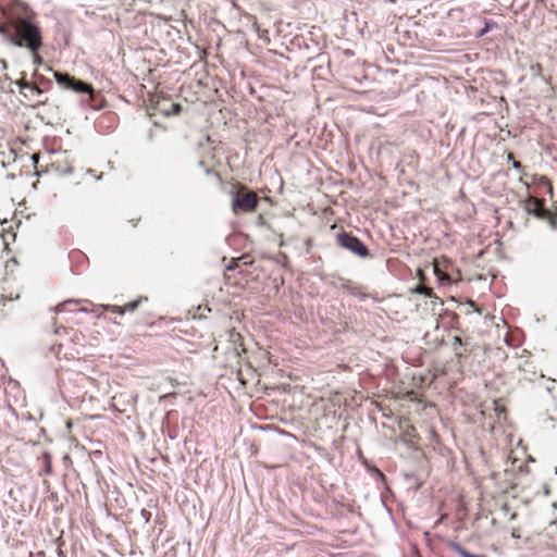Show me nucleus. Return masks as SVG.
I'll return each instance as SVG.
<instances>
[{
  "label": "nucleus",
  "instance_id": "nucleus-12",
  "mask_svg": "<svg viewBox=\"0 0 557 557\" xmlns=\"http://www.w3.org/2000/svg\"><path fill=\"white\" fill-rule=\"evenodd\" d=\"M496 27L497 23H495L494 21H486L484 27L481 30H479L478 37H483L485 34H487L490 30Z\"/></svg>",
  "mask_w": 557,
  "mask_h": 557
},
{
  "label": "nucleus",
  "instance_id": "nucleus-1",
  "mask_svg": "<svg viewBox=\"0 0 557 557\" xmlns=\"http://www.w3.org/2000/svg\"><path fill=\"white\" fill-rule=\"evenodd\" d=\"M0 34L13 46L27 48L32 54H36L42 46L40 28L26 18L16 22L13 33L2 26Z\"/></svg>",
  "mask_w": 557,
  "mask_h": 557
},
{
  "label": "nucleus",
  "instance_id": "nucleus-7",
  "mask_svg": "<svg viewBox=\"0 0 557 557\" xmlns=\"http://www.w3.org/2000/svg\"><path fill=\"white\" fill-rule=\"evenodd\" d=\"M53 76H54L57 83L62 88L69 89V90H70V86L69 85H72L74 83V79H75V77L71 76L67 73H61V72H57V71H53Z\"/></svg>",
  "mask_w": 557,
  "mask_h": 557
},
{
  "label": "nucleus",
  "instance_id": "nucleus-4",
  "mask_svg": "<svg viewBox=\"0 0 557 557\" xmlns=\"http://www.w3.org/2000/svg\"><path fill=\"white\" fill-rule=\"evenodd\" d=\"M523 209L528 214H531L540 220H546V218H548L549 210L545 208L543 200L529 197L523 203Z\"/></svg>",
  "mask_w": 557,
  "mask_h": 557
},
{
  "label": "nucleus",
  "instance_id": "nucleus-19",
  "mask_svg": "<svg viewBox=\"0 0 557 557\" xmlns=\"http://www.w3.org/2000/svg\"><path fill=\"white\" fill-rule=\"evenodd\" d=\"M72 302H75V301H74V300H67V301H64V302H62V304H59V305L54 308V311H55L57 313H59V312H61V311H63V310H64V307H65V305H66V304H72Z\"/></svg>",
  "mask_w": 557,
  "mask_h": 557
},
{
  "label": "nucleus",
  "instance_id": "nucleus-6",
  "mask_svg": "<svg viewBox=\"0 0 557 557\" xmlns=\"http://www.w3.org/2000/svg\"><path fill=\"white\" fill-rule=\"evenodd\" d=\"M16 84L20 87L21 92L24 94L25 97H27V94L25 91H29L32 95L36 96H41L44 92L38 86L26 81H18L16 82Z\"/></svg>",
  "mask_w": 557,
  "mask_h": 557
},
{
  "label": "nucleus",
  "instance_id": "nucleus-3",
  "mask_svg": "<svg viewBox=\"0 0 557 557\" xmlns=\"http://www.w3.org/2000/svg\"><path fill=\"white\" fill-rule=\"evenodd\" d=\"M336 242L342 248L360 258H367L370 256L368 247L358 237L349 233L343 232L338 234L336 236Z\"/></svg>",
  "mask_w": 557,
  "mask_h": 557
},
{
  "label": "nucleus",
  "instance_id": "nucleus-9",
  "mask_svg": "<svg viewBox=\"0 0 557 557\" xmlns=\"http://www.w3.org/2000/svg\"><path fill=\"white\" fill-rule=\"evenodd\" d=\"M449 548L451 552H454L455 554H457L459 557H486L485 555H482V554H471L469 553L467 549H465L459 543L457 542H450L449 543Z\"/></svg>",
  "mask_w": 557,
  "mask_h": 557
},
{
  "label": "nucleus",
  "instance_id": "nucleus-23",
  "mask_svg": "<svg viewBox=\"0 0 557 557\" xmlns=\"http://www.w3.org/2000/svg\"><path fill=\"white\" fill-rule=\"evenodd\" d=\"M33 57H34V63L35 64H41L42 60L39 57L38 52H36V54H33Z\"/></svg>",
  "mask_w": 557,
  "mask_h": 557
},
{
  "label": "nucleus",
  "instance_id": "nucleus-2",
  "mask_svg": "<svg viewBox=\"0 0 557 557\" xmlns=\"http://www.w3.org/2000/svg\"><path fill=\"white\" fill-rule=\"evenodd\" d=\"M258 203L259 198L257 194L247 190L245 187L232 193V210L235 214L252 212L257 209Z\"/></svg>",
  "mask_w": 557,
  "mask_h": 557
},
{
  "label": "nucleus",
  "instance_id": "nucleus-20",
  "mask_svg": "<svg viewBox=\"0 0 557 557\" xmlns=\"http://www.w3.org/2000/svg\"><path fill=\"white\" fill-rule=\"evenodd\" d=\"M159 103H161L162 107H164L165 109H171L170 107V102L168 100H159L157 102V109L159 110Z\"/></svg>",
  "mask_w": 557,
  "mask_h": 557
},
{
  "label": "nucleus",
  "instance_id": "nucleus-17",
  "mask_svg": "<svg viewBox=\"0 0 557 557\" xmlns=\"http://www.w3.org/2000/svg\"><path fill=\"white\" fill-rule=\"evenodd\" d=\"M341 281H342V288L343 289H345L349 294H356V288L354 286H351L349 281H344L343 278H341Z\"/></svg>",
  "mask_w": 557,
  "mask_h": 557
},
{
  "label": "nucleus",
  "instance_id": "nucleus-22",
  "mask_svg": "<svg viewBox=\"0 0 557 557\" xmlns=\"http://www.w3.org/2000/svg\"><path fill=\"white\" fill-rule=\"evenodd\" d=\"M236 267H237V261L233 260L232 263L226 267V270L227 271H233V270L236 269Z\"/></svg>",
  "mask_w": 557,
  "mask_h": 557
},
{
  "label": "nucleus",
  "instance_id": "nucleus-14",
  "mask_svg": "<svg viewBox=\"0 0 557 557\" xmlns=\"http://www.w3.org/2000/svg\"><path fill=\"white\" fill-rule=\"evenodd\" d=\"M414 293L417 294H422V295H425L428 297H432L433 296V290L432 288L430 287H426L424 285H418L416 286V288L413 289Z\"/></svg>",
  "mask_w": 557,
  "mask_h": 557
},
{
  "label": "nucleus",
  "instance_id": "nucleus-5",
  "mask_svg": "<svg viewBox=\"0 0 557 557\" xmlns=\"http://www.w3.org/2000/svg\"><path fill=\"white\" fill-rule=\"evenodd\" d=\"M70 86V90H73L78 94H87L89 95L90 100L95 97V90L90 84H87L79 79H74V83Z\"/></svg>",
  "mask_w": 557,
  "mask_h": 557
},
{
  "label": "nucleus",
  "instance_id": "nucleus-11",
  "mask_svg": "<svg viewBox=\"0 0 557 557\" xmlns=\"http://www.w3.org/2000/svg\"><path fill=\"white\" fill-rule=\"evenodd\" d=\"M143 301H147L146 297H139L138 299L131 301L123 306L124 313L135 311Z\"/></svg>",
  "mask_w": 557,
  "mask_h": 557
},
{
  "label": "nucleus",
  "instance_id": "nucleus-13",
  "mask_svg": "<svg viewBox=\"0 0 557 557\" xmlns=\"http://www.w3.org/2000/svg\"><path fill=\"white\" fill-rule=\"evenodd\" d=\"M460 346H462V339L459 336H455L454 342H453V349H454L455 356L457 358L462 357V352L458 349V347H460Z\"/></svg>",
  "mask_w": 557,
  "mask_h": 557
},
{
  "label": "nucleus",
  "instance_id": "nucleus-21",
  "mask_svg": "<svg viewBox=\"0 0 557 557\" xmlns=\"http://www.w3.org/2000/svg\"><path fill=\"white\" fill-rule=\"evenodd\" d=\"M512 168L518 170V171H522V164L519 161L513 160L512 161Z\"/></svg>",
  "mask_w": 557,
  "mask_h": 557
},
{
  "label": "nucleus",
  "instance_id": "nucleus-8",
  "mask_svg": "<svg viewBox=\"0 0 557 557\" xmlns=\"http://www.w3.org/2000/svg\"><path fill=\"white\" fill-rule=\"evenodd\" d=\"M53 76H54L57 83L62 88L69 89V90H70V86L69 85H72L74 83V79H75V77L71 76L67 73H61V72H57V71H53Z\"/></svg>",
  "mask_w": 557,
  "mask_h": 557
},
{
  "label": "nucleus",
  "instance_id": "nucleus-15",
  "mask_svg": "<svg viewBox=\"0 0 557 557\" xmlns=\"http://www.w3.org/2000/svg\"><path fill=\"white\" fill-rule=\"evenodd\" d=\"M102 308H103L104 310L110 311V312H113V313L124 314L123 307H120V306H115V305H104V306H102Z\"/></svg>",
  "mask_w": 557,
  "mask_h": 557
},
{
  "label": "nucleus",
  "instance_id": "nucleus-10",
  "mask_svg": "<svg viewBox=\"0 0 557 557\" xmlns=\"http://www.w3.org/2000/svg\"><path fill=\"white\" fill-rule=\"evenodd\" d=\"M171 109H165L159 103V111L166 116L178 114L182 110V106L177 102L170 103Z\"/></svg>",
  "mask_w": 557,
  "mask_h": 557
},
{
  "label": "nucleus",
  "instance_id": "nucleus-24",
  "mask_svg": "<svg viewBox=\"0 0 557 557\" xmlns=\"http://www.w3.org/2000/svg\"><path fill=\"white\" fill-rule=\"evenodd\" d=\"M507 159H508V160H512V161H513V154H512L511 152H509V153L507 154Z\"/></svg>",
  "mask_w": 557,
  "mask_h": 557
},
{
  "label": "nucleus",
  "instance_id": "nucleus-18",
  "mask_svg": "<svg viewBox=\"0 0 557 557\" xmlns=\"http://www.w3.org/2000/svg\"><path fill=\"white\" fill-rule=\"evenodd\" d=\"M545 221L548 222L552 230H554V231L557 230V220L553 216L550 211L548 212V218H546Z\"/></svg>",
  "mask_w": 557,
  "mask_h": 557
},
{
  "label": "nucleus",
  "instance_id": "nucleus-16",
  "mask_svg": "<svg viewBox=\"0 0 557 557\" xmlns=\"http://www.w3.org/2000/svg\"><path fill=\"white\" fill-rule=\"evenodd\" d=\"M530 72L533 76H541L542 75V65L540 63L532 64L530 66Z\"/></svg>",
  "mask_w": 557,
  "mask_h": 557
}]
</instances>
